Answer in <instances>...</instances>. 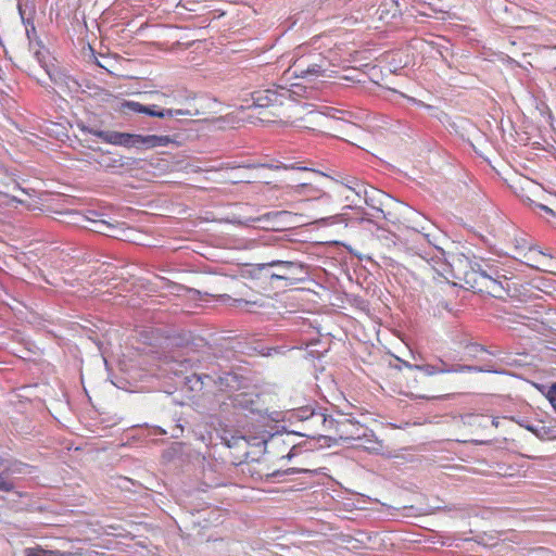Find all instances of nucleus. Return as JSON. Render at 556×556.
I'll return each instance as SVG.
<instances>
[{"mask_svg":"<svg viewBox=\"0 0 556 556\" xmlns=\"http://www.w3.org/2000/svg\"><path fill=\"white\" fill-rule=\"evenodd\" d=\"M548 401L556 410V384H554L547 394Z\"/></svg>","mask_w":556,"mask_h":556,"instance_id":"c9c22d12","label":"nucleus"},{"mask_svg":"<svg viewBox=\"0 0 556 556\" xmlns=\"http://www.w3.org/2000/svg\"><path fill=\"white\" fill-rule=\"evenodd\" d=\"M257 268L262 270H266V276L273 280H285L288 281L289 285H293L295 281L301 280L299 275L305 273V266L301 262H292V261H280L275 260L268 263L257 264Z\"/></svg>","mask_w":556,"mask_h":556,"instance_id":"39448f33","label":"nucleus"},{"mask_svg":"<svg viewBox=\"0 0 556 556\" xmlns=\"http://www.w3.org/2000/svg\"><path fill=\"white\" fill-rule=\"evenodd\" d=\"M415 370L422 371L426 376H434L438 374H445L448 369L439 368L438 365L422 364L414 365Z\"/></svg>","mask_w":556,"mask_h":556,"instance_id":"393cba45","label":"nucleus"},{"mask_svg":"<svg viewBox=\"0 0 556 556\" xmlns=\"http://www.w3.org/2000/svg\"><path fill=\"white\" fill-rule=\"evenodd\" d=\"M156 115L160 118H177L178 116H193L194 114L190 110L161 109L160 114Z\"/></svg>","mask_w":556,"mask_h":556,"instance_id":"4be33fe9","label":"nucleus"},{"mask_svg":"<svg viewBox=\"0 0 556 556\" xmlns=\"http://www.w3.org/2000/svg\"><path fill=\"white\" fill-rule=\"evenodd\" d=\"M485 352L484 348L479 344H471L467 346V354L477 357L478 353Z\"/></svg>","mask_w":556,"mask_h":556,"instance_id":"f704fd0d","label":"nucleus"},{"mask_svg":"<svg viewBox=\"0 0 556 556\" xmlns=\"http://www.w3.org/2000/svg\"><path fill=\"white\" fill-rule=\"evenodd\" d=\"M333 422L334 424L332 432L339 439L344 441H361L363 439H366V441H369L367 439L369 432L368 428L361 425L358 421L354 420L349 415L337 413ZM370 435H372L371 431Z\"/></svg>","mask_w":556,"mask_h":556,"instance_id":"423d86ee","label":"nucleus"},{"mask_svg":"<svg viewBox=\"0 0 556 556\" xmlns=\"http://www.w3.org/2000/svg\"><path fill=\"white\" fill-rule=\"evenodd\" d=\"M460 265L468 266L469 269L464 275H454L455 278L464 280L465 285L477 292L486 293L494 298L504 296L517 298L523 295L527 288L518 285L508 276V271L495 264L485 262H470L466 257H457Z\"/></svg>","mask_w":556,"mask_h":556,"instance_id":"f257e3e1","label":"nucleus"},{"mask_svg":"<svg viewBox=\"0 0 556 556\" xmlns=\"http://www.w3.org/2000/svg\"><path fill=\"white\" fill-rule=\"evenodd\" d=\"M519 425L523 428H526L527 430L531 431L532 433H534L539 439H547L548 438V434L551 432L549 428L545 427V426H533V425H530V424H526V422H519Z\"/></svg>","mask_w":556,"mask_h":556,"instance_id":"b1692460","label":"nucleus"},{"mask_svg":"<svg viewBox=\"0 0 556 556\" xmlns=\"http://www.w3.org/2000/svg\"><path fill=\"white\" fill-rule=\"evenodd\" d=\"M231 440H232V441H227V445H228V447H232V446L237 445V442H238L239 440H244V438H243V437H241V438H235V437H232V438H231Z\"/></svg>","mask_w":556,"mask_h":556,"instance_id":"58836bf2","label":"nucleus"},{"mask_svg":"<svg viewBox=\"0 0 556 556\" xmlns=\"http://www.w3.org/2000/svg\"><path fill=\"white\" fill-rule=\"evenodd\" d=\"M112 162H113L112 164L110 163V164H106L105 166L106 167H117V166H123L124 165V163L122 162L121 157L119 159H115Z\"/></svg>","mask_w":556,"mask_h":556,"instance_id":"4c0bfd02","label":"nucleus"},{"mask_svg":"<svg viewBox=\"0 0 556 556\" xmlns=\"http://www.w3.org/2000/svg\"><path fill=\"white\" fill-rule=\"evenodd\" d=\"M358 206H352V208L362 210L361 203L366 204L372 213L368 214L363 212V216L361 220L370 222V217L372 218H382L388 222L394 223L392 214L386 210L387 203L391 202V199L384 192L374 188V187H365L361 192L359 197H357Z\"/></svg>","mask_w":556,"mask_h":556,"instance_id":"f03ea898","label":"nucleus"},{"mask_svg":"<svg viewBox=\"0 0 556 556\" xmlns=\"http://www.w3.org/2000/svg\"><path fill=\"white\" fill-rule=\"evenodd\" d=\"M326 410L318 408L315 413H311L306 428L312 433L306 434L307 437L324 435L323 432H332L336 416L327 414Z\"/></svg>","mask_w":556,"mask_h":556,"instance_id":"1a4fd4ad","label":"nucleus"},{"mask_svg":"<svg viewBox=\"0 0 556 556\" xmlns=\"http://www.w3.org/2000/svg\"><path fill=\"white\" fill-rule=\"evenodd\" d=\"M88 222L90 226L88 227L91 231L98 232L108 237L118 238L121 233L124 231L121 226L117 224L109 223L104 219H98L88 217Z\"/></svg>","mask_w":556,"mask_h":556,"instance_id":"2eb2a0df","label":"nucleus"},{"mask_svg":"<svg viewBox=\"0 0 556 556\" xmlns=\"http://www.w3.org/2000/svg\"><path fill=\"white\" fill-rule=\"evenodd\" d=\"M336 113H341L340 111L325 106L323 111L309 109L303 118L307 124L304 125L305 128L316 130L317 128L325 127L329 117L338 118Z\"/></svg>","mask_w":556,"mask_h":556,"instance_id":"9b49d317","label":"nucleus"},{"mask_svg":"<svg viewBox=\"0 0 556 556\" xmlns=\"http://www.w3.org/2000/svg\"><path fill=\"white\" fill-rule=\"evenodd\" d=\"M235 408L248 413H261L260 395L254 393H239L232 397Z\"/></svg>","mask_w":556,"mask_h":556,"instance_id":"4468645a","label":"nucleus"},{"mask_svg":"<svg viewBox=\"0 0 556 556\" xmlns=\"http://www.w3.org/2000/svg\"><path fill=\"white\" fill-rule=\"evenodd\" d=\"M99 138L114 146L138 148L139 135L109 130V132H100Z\"/></svg>","mask_w":556,"mask_h":556,"instance_id":"ddd939ff","label":"nucleus"},{"mask_svg":"<svg viewBox=\"0 0 556 556\" xmlns=\"http://www.w3.org/2000/svg\"><path fill=\"white\" fill-rule=\"evenodd\" d=\"M35 60L53 84L62 85L65 83V75L58 68L55 59L51 56L49 51L37 49Z\"/></svg>","mask_w":556,"mask_h":556,"instance_id":"9d476101","label":"nucleus"},{"mask_svg":"<svg viewBox=\"0 0 556 556\" xmlns=\"http://www.w3.org/2000/svg\"><path fill=\"white\" fill-rule=\"evenodd\" d=\"M334 182L341 188L339 191H352L354 197L344 195V201L350 204L345 207L352 208V206H358L357 197H359L366 185L356 177L345 176L341 180L336 179Z\"/></svg>","mask_w":556,"mask_h":556,"instance_id":"f8f14e48","label":"nucleus"},{"mask_svg":"<svg viewBox=\"0 0 556 556\" xmlns=\"http://www.w3.org/2000/svg\"><path fill=\"white\" fill-rule=\"evenodd\" d=\"M435 248H437V250H438L439 254H440L441 256H443V255H444L443 250H442V249H439L438 247H435Z\"/></svg>","mask_w":556,"mask_h":556,"instance_id":"37998d69","label":"nucleus"},{"mask_svg":"<svg viewBox=\"0 0 556 556\" xmlns=\"http://www.w3.org/2000/svg\"><path fill=\"white\" fill-rule=\"evenodd\" d=\"M315 412H316V408L311 407V406H305V407L300 408L296 412V417L300 420L305 421L307 424L311 418V413H315Z\"/></svg>","mask_w":556,"mask_h":556,"instance_id":"c85d7f7f","label":"nucleus"},{"mask_svg":"<svg viewBox=\"0 0 556 556\" xmlns=\"http://www.w3.org/2000/svg\"><path fill=\"white\" fill-rule=\"evenodd\" d=\"M243 167L245 168H261V167H267V168H270V169H280V168H283V169H300V170H311L309 168L307 167H302V166H295L294 164H290V165H287V164H282L280 162H276V163H271V164H247L244 165Z\"/></svg>","mask_w":556,"mask_h":556,"instance_id":"412c9836","label":"nucleus"},{"mask_svg":"<svg viewBox=\"0 0 556 556\" xmlns=\"http://www.w3.org/2000/svg\"><path fill=\"white\" fill-rule=\"evenodd\" d=\"M531 208H533V210L538 208L541 212H544L545 214L555 216V212L549 206H547L545 203H543L542 200H539Z\"/></svg>","mask_w":556,"mask_h":556,"instance_id":"473e14b6","label":"nucleus"},{"mask_svg":"<svg viewBox=\"0 0 556 556\" xmlns=\"http://www.w3.org/2000/svg\"><path fill=\"white\" fill-rule=\"evenodd\" d=\"M242 181L250 182V180H248V179L245 180L243 178H239L237 180H233V182H242Z\"/></svg>","mask_w":556,"mask_h":556,"instance_id":"79ce46f5","label":"nucleus"},{"mask_svg":"<svg viewBox=\"0 0 556 556\" xmlns=\"http://www.w3.org/2000/svg\"><path fill=\"white\" fill-rule=\"evenodd\" d=\"M429 264L439 274H442V271L444 270V267H445V263L441 262V258L438 255L435 257H431V260L429 261Z\"/></svg>","mask_w":556,"mask_h":556,"instance_id":"2f4dec72","label":"nucleus"},{"mask_svg":"<svg viewBox=\"0 0 556 556\" xmlns=\"http://www.w3.org/2000/svg\"><path fill=\"white\" fill-rule=\"evenodd\" d=\"M492 425L497 426V421L495 419H493Z\"/></svg>","mask_w":556,"mask_h":556,"instance_id":"c03bdc74","label":"nucleus"},{"mask_svg":"<svg viewBox=\"0 0 556 556\" xmlns=\"http://www.w3.org/2000/svg\"><path fill=\"white\" fill-rule=\"evenodd\" d=\"M339 193H340L341 195H343V197H344V195L354 197V192H352V191H339Z\"/></svg>","mask_w":556,"mask_h":556,"instance_id":"ea45409f","label":"nucleus"},{"mask_svg":"<svg viewBox=\"0 0 556 556\" xmlns=\"http://www.w3.org/2000/svg\"><path fill=\"white\" fill-rule=\"evenodd\" d=\"M169 142V138L167 136H156V135H139L138 148H155V147H164Z\"/></svg>","mask_w":556,"mask_h":556,"instance_id":"a211bd4d","label":"nucleus"},{"mask_svg":"<svg viewBox=\"0 0 556 556\" xmlns=\"http://www.w3.org/2000/svg\"><path fill=\"white\" fill-rule=\"evenodd\" d=\"M78 126H79V128H80V130L83 132L91 134V135H93V136H96L98 138H99V134L100 132H109V130H101V129H98L96 127L87 126V125H84V124L78 125Z\"/></svg>","mask_w":556,"mask_h":556,"instance_id":"72a5a7b5","label":"nucleus"},{"mask_svg":"<svg viewBox=\"0 0 556 556\" xmlns=\"http://www.w3.org/2000/svg\"><path fill=\"white\" fill-rule=\"evenodd\" d=\"M14 490V482L10 480L5 472H0V491L11 492Z\"/></svg>","mask_w":556,"mask_h":556,"instance_id":"bb28decb","label":"nucleus"},{"mask_svg":"<svg viewBox=\"0 0 556 556\" xmlns=\"http://www.w3.org/2000/svg\"><path fill=\"white\" fill-rule=\"evenodd\" d=\"M91 215L98 216V213L97 212H91Z\"/></svg>","mask_w":556,"mask_h":556,"instance_id":"a18cd8bd","label":"nucleus"},{"mask_svg":"<svg viewBox=\"0 0 556 556\" xmlns=\"http://www.w3.org/2000/svg\"><path fill=\"white\" fill-rule=\"evenodd\" d=\"M437 365L439 366V368L448 369L445 374L454 372L455 365H448L442 359H439V363Z\"/></svg>","mask_w":556,"mask_h":556,"instance_id":"e433bc0d","label":"nucleus"},{"mask_svg":"<svg viewBox=\"0 0 556 556\" xmlns=\"http://www.w3.org/2000/svg\"><path fill=\"white\" fill-rule=\"evenodd\" d=\"M535 254L538 256V258L535 260L536 264L532 265V267L540 270L548 271V269L546 268V263L549 261V258L542 252H535Z\"/></svg>","mask_w":556,"mask_h":556,"instance_id":"cd10ccee","label":"nucleus"},{"mask_svg":"<svg viewBox=\"0 0 556 556\" xmlns=\"http://www.w3.org/2000/svg\"><path fill=\"white\" fill-rule=\"evenodd\" d=\"M233 382H236V376L230 372H225L222 376L192 374L185 377V384L192 392L215 393L225 391L231 388Z\"/></svg>","mask_w":556,"mask_h":556,"instance_id":"7ed1b4c3","label":"nucleus"},{"mask_svg":"<svg viewBox=\"0 0 556 556\" xmlns=\"http://www.w3.org/2000/svg\"><path fill=\"white\" fill-rule=\"evenodd\" d=\"M124 108L135 112V113H143V114H147L149 116H153V117H157L156 114H160V110L157 105L155 104H152V105H143L139 102H136V101H126L124 104H123Z\"/></svg>","mask_w":556,"mask_h":556,"instance_id":"6ab92c4d","label":"nucleus"},{"mask_svg":"<svg viewBox=\"0 0 556 556\" xmlns=\"http://www.w3.org/2000/svg\"><path fill=\"white\" fill-rule=\"evenodd\" d=\"M515 188L517 195L530 207H532L539 200H543L545 197L542 186L528 178L520 179L518 186Z\"/></svg>","mask_w":556,"mask_h":556,"instance_id":"6e6552de","label":"nucleus"},{"mask_svg":"<svg viewBox=\"0 0 556 556\" xmlns=\"http://www.w3.org/2000/svg\"><path fill=\"white\" fill-rule=\"evenodd\" d=\"M17 11L21 17V21L23 25L25 26V29L27 27L35 26L34 24V16L36 14L35 4L25 2L22 3L21 1L17 2Z\"/></svg>","mask_w":556,"mask_h":556,"instance_id":"f3484780","label":"nucleus"},{"mask_svg":"<svg viewBox=\"0 0 556 556\" xmlns=\"http://www.w3.org/2000/svg\"><path fill=\"white\" fill-rule=\"evenodd\" d=\"M414 365H415V364H410V363H408V362H403V366H404V367H406V368H408V369H414Z\"/></svg>","mask_w":556,"mask_h":556,"instance_id":"a19ab883","label":"nucleus"},{"mask_svg":"<svg viewBox=\"0 0 556 556\" xmlns=\"http://www.w3.org/2000/svg\"><path fill=\"white\" fill-rule=\"evenodd\" d=\"M454 372H496L490 366L455 365Z\"/></svg>","mask_w":556,"mask_h":556,"instance_id":"5701e85b","label":"nucleus"},{"mask_svg":"<svg viewBox=\"0 0 556 556\" xmlns=\"http://www.w3.org/2000/svg\"><path fill=\"white\" fill-rule=\"evenodd\" d=\"M21 68L23 71H25L29 76L36 78V80L40 84V85H43V81L37 77L36 75V71H35V67L33 65H30L28 62H22L21 64Z\"/></svg>","mask_w":556,"mask_h":556,"instance_id":"7c9ffc66","label":"nucleus"},{"mask_svg":"<svg viewBox=\"0 0 556 556\" xmlns=\"http://www.w3.org/2000/svg\"><path fill=\"white\" fill-rule=\"evenodd\" d=\"M287 193L290 195H306L312 199L323 200L325 202H330V200H331V197L328 193L323 192V193L318 194L319 191L315 187H313L311 184H307V182H302V184H298L295 186L289 187Z\"/></svg>","mask_w":556,"mask_h":556,"instance_id":"dca6fc26","label":"nucleus"},{"mask_svg":"<svg viewBox=\"0 0 556 556\" xmlns=\"http://www.w3.org/2000/svg\"><path fill=\"white\" fill-rule=\"evenodd\" d=\"M305 91L306 89L298 84L292 85L290 89L279 86L275 89L255 91L252 94L253 104L250 108L283 105L286 100H291L294 96H302V92Z\"/></svg>","mask_w":556,"mask_h":556,"instance_id":"20e7f679","label":"nucleus"},{"mask_svg":"<svg viewBox=\"0 0 556 556\" xmlns=\"http://www.w3.org/2000/svg\"><path fill=\"white\" fill-rule=\"evenodd\" d=\"M25 33H26V37L28 39V50L33 54L34 59H35V52L37 49H40L41 51H49L42 43V40L38 37L35 26L27 27L25 29Z\"/></svg>","mask_w":556,"mask_h":556,"instance_id":"aec40b11","label":"nucleus"},{"mask_svg":"<svg viewBox=\"0 0 556 556\" xmlns=\"http://www.w3.org/2000/svg\"><path fill=\"white\" fill-rule=\"evenodd\" d=\"M27 556H70L60 551L29 549Z\"/></svg>","mask_w":556,"mask_h":556,"instance_id":"a878e982","label":"nucleus"},{"mask_svg":"<svg viewBox=\"0 0 556 556\" xmlns=\"http://www.w3.org/2000/svg\"><path fill=\"white\" fill-rule=\"evenodd\" d=\"M329 63L324 58H318V62H308L307 60H299L292 65L293 75L300 78L313 81L318 77L326 76Z\"/></svg>","mask_w":556,"mask_h":556,"instance_id":"0eeeda50","label":"nucleus"},{"mask_svg":"<svg viewBox=\"0 0 556 556\" xmlns=\"http://www.w3.org/2000/svg\"><path fill=\"white\" fill-rule=\"evenodd\" d=\"M462 419H463L464 424H467V425H476V424H478L480 426L482 425V422L479 421L480 419H485L486 420L485 417L479 416V415H475V414H466V415L462 416Z\"/></svg>","mask_w":556,"mask_h":556,"instance_id":"c756f323","label":"nucleus"}]
</instances>
